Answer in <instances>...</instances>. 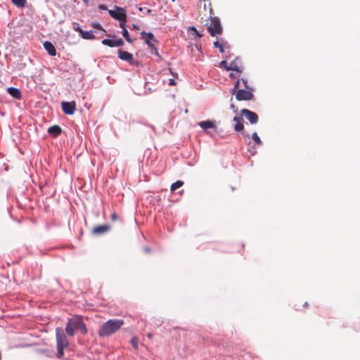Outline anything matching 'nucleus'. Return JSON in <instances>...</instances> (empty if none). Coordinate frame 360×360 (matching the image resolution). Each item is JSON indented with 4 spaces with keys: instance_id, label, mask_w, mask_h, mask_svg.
Wrapping results in <instances>:
<instances>
[{
    "instance_id": "nucleus-1",
    "label": "nucleus",
    "mask_w": 360,
    "mask_h": 360,
    "mask_svg": "<svg viewBox=\"0 0 360 360\" xmlns=\"http://www.w3.org/2000/svg\"><path fill=\"white\" fill-rule=\"evenodd\" d=\"M123 324L122 319H110L99 327L98 334L101 338L108 337L115 333Z\"/></svg>"
},
{
    "instance_id": "nucleus-2",
    "label": "nucleus",
    "mask_w": 360,
    "mask_h": 360,
    "mask_svg": "<svg viewBox=\"0 0 360 360\" xmlns=\"http://www.w3.org/2000/svg\"><path fill=\"white\" fill-rule=\"evenodd\" d=\"M240 115L241 117L235 116L233 117V121L236 122L234 129L236 131H242L244 129L243 116L252 124H256L259 120L258 115L255 112L245 108L241 110Z\"/></svg>"
},
{
    "instance_id": "nucleus-3",
    "label": "nucleus",
    "mask_w": 360,
    "mask_h": 360,
    "mask_svg": "<svg viewBox=\"0 0 360 360\" xmlns=\"http://www.w3.org/2000/svg\"><path fill=\"white\" fill-rule=\"evenodd\" d=\"M75 330H80L84 335L87 333V328L81 316H75L70 319L66 325L65 332L69 336H74Z\"/></svg>"
},
{
    "instance_id": "nucleus-4",
    "label": "nucleus",
    "mask_w": 360,
    "mask_h": 360,
    "mask_svg": "<svg viewBox=\"0 0 360 360\" xmlns=\"http://www.w3.org/2000/svg\"><path fill=\"white\" fill-rule=\"evenodd\" d=\"M56 343H57V354L56 356L60 359L64 355V349L66 348L69 343L64 330L60 328L56 329Z\"/></svg>"
},
{
    "instance_id": "nucleus-5",
    "label": "nucleus",
    "mask_w": 360,
    "mask_h": 360,
    "mask_svg": "<svg viewBox=\"0 0 360 360\" xmlns=\"http://www.w3.org/2000/svg\"><path fill=\"white\" fill-rule=\"evenodd\" d=\"M210 18L211 22L208 27V32L212 37L217 34H221L222 33L223 29L221 25L219 19L217 17L210 16Z\"/></svg>"
},
{
    "instance_id": "nucleus-6",
    "label": "nucleus",
    "mask_w": 360,
    "mask_h": 360,
    "mask_svg": "<svg viewBox=\"0 0 360 360\" xmlns=\"http://www.w3.org/2000/svg\"><path fill=\"white\" fill-rule=\"evenodd\" d=\"M236 95V98L237 101H251L254 98V95L252 92V90L247 89H239L236 93L234 94Z\"/></svg>"
},
{
    "instance_id": "nucleus-7",
    "label": "nucleus",
    "mask_w": 360,
    "mask_h": 360,
    "mask_svg": "<svg viewBox=\"0 0 360 360\" xmlns=\"http://www.w3.org/2000/svg\"><path fill=\"white\" fill-rule=\"evenodd\" d=\"M115 8H116L115 11H114V10L108 11V13L112 18H113L117 20H120V19H122L123 18H127V14H126V11L124 8L119 7V6H115Z\"/></svg>"
},
{
    "instance_id": "nucleus-8",
    "label": "nucleus",
    "mask_w": 360,
    "mask_h": 360,
    "mask_svg": "<svg viewBox=\"0 0 360 360\" xmlns=\"http://www.w3.org/2000/svg\"><path fill=\"white\" fill-rule=\"evenodd\" d=\"M61 107L63 112L66 115H73L75 111L76 103L75 101L65 102L61 103Z\"/></svg>"
},
{
    "instance_id": "nucleus-9",
    "label": "nucleus",
    "mask_w": 360,
    "mask_h": 360,
    "mask_svg": "<svg viewBox=\"0 0 360 360\" xmlns=\"http://www.w3.org/2000/svg\"><path fill=\"white\" fill-rule=\"evenodd\" d=\"M141 35L143 36H145L146 38H145V42L146 44L151 49H155V51L157 52L158 50L157 49L155 48V45H154V43H157V40L155 38L153 34H152L151 32H142L141 33Z\"/></svg>"
},
{
    "instance_id": "nucleus-10",
    "label": "nucleus",
    "mask_w": 360,
    "mask_h": 360,
    "mask_svg": "<svg viewBox=\"0 0 360 360\" xmlns=\"http://www.w3.org/2000/svg\"><path fill=\"white\" fill-rule=\"evenodd\" d=\"M117 53L118 56L121 60L127 61L131 65L137 63V62L134 59V56L131 53L121 49L118 50Z\"/></svg>"
},
{
    "instance_id": "nucleus-11",
    "label": "nucleus",
    "mask_w": 360,
    "mask_h": 360,
    "mask_svg": "<svg viewBox=\"0 0 360 360\" xmlns=\"http://www.w3.org/2000/svg\"><path fill=\"white\" fill-rule=\"evenodd\" d=\"M110 229L111 226L109 224L99 225L93 228L91 233L94 236H100L108 232Z\"/></svg>"
},
{
    "instance_id": "nucleus-12",
    "label": "nucleus",
    "mask_w": 360,
    "mask_h": 360,
    "mask_svg": "<svg viewBox=\"0 0 360 360\" xmlns=\"http://www.w3.org/2000/svg\"><path fill=\"white\" fill-rule=\"evenodd\" d=\"M102 44L110 47H116V46H122L124 45V41L122 39H118L117 40L110 39H104L102 41Z\"/></svg>"
},
{
    "instance_id": "nucleus-13",
    "label": "nucleus",
    "mask_w": 360,
    "mask_h": 360,
    "mask_svg": "<svg viewBox=\"0 0 360 360\" xmlns=\"http://www.w3.org/2000/svg\"><path fill=\"white\" fill-rule=\"evenodd\" d=\"M44 47L50 56H55L56 55V48L51 42L46 41L44 43Z\"/></svg>"
},
{
    "instance_id": "nucleus-14",
    "label": "nucleus",
    "mask_w": 360,
    "mask_h": 360,
    "mask_svg": "<svg viewBox=\"0 0 360 360\" xmlns=\"http://www.w3.org/2000/svg\"><path fill=\"white\" fill-rule=\"evenodd\" d=\"M239 59L237 58L236 60H234L233 62L230 63L229 67H226V69L227 70H233L237 72L241 73L243 72V69H241L238 66Z\"/></svg>"
},
{
    "instance_id": "nucleus-15",
    "label": "nucleus",
    "mask_w": 360,
    "mask_h": 360,
    "mask_svg": "<svg viewBox=\"0 0 360 360\" xmlns=\"http://www.w3.org/2000/svg\"><path fill=\"white\" fill-rule=\"evenodd\" d=\"M198 125L203 129L207 130L208 129H216V126L212 121L205 120L202 121L198 123Z\"/></svg>"
},
{
    "instance_id": "nucleus-16",
    "label": "nucleus",
    "mask_w": 360,
    "mask_h": 360,
    "mask_svg": "<svg viewBox=\"0 0 360 360\" xmlns=\"http://www.w3.org/2000/svg\"><path fill=\"white\" fill-rule=\"evenodd\" d=\"M62 132L61 128L58 125H53L48 129V133L53 137L58 136Z\"/></svg>"
},
{
    "instance_id": "nucleus-17",
    "label": "nucleus",
    "mask_w": 360,
    "mask_h": 360,
    "mask_svg": "<svg viewBox=\"0 0 360 360\" xmlns=\"http://www.w3.org/2000/svg\"><path fill=\"white\" fill-rule=\"evenodd\" d=\"M8 93L13 98L16 99L21 98V93L20 90L15 87H9L8 88Z\"/></svg>"
},
{
    "instance_id": "nucleus-18",
    "label": "nucleus",
    "mask_w": 360,
    "mask_h": 360,
    "mask_svg": "<svg viewBox=\"0 0 360 360\" xmlns=\"http://www.w3.org/2000/svg\"><path fill=\"white\" fill-rule=\"evenodd\" d=\"M80 35L83 39H93L95 38V36L94 35L92 31H84L83 30Z\"/></svg>"
},
{
    "instance_id": "nucleus-19",
    "label": "nucleus",
    "mask_w": 360,
    "mask_h": 360,
    "mask_svg": "<svg viewBox=\"0 0 360 360\" xmlns=\"http://www.w3.org/2000/svg\"><path fill=\"white\" fill-rule=\"evenodd\" d=\"M11 2L20 8H23L26 5V0H11Z\"/></svg>"
},
{
    "instance_id": "nucleus-20",
    "label": "nucleus",
    "mask_w": 360,
    "mask_h": 360,
    "mask_svg": "<svg viewBox=\"0 0 360 360\" xmlns=\"http://www.w3.org/2000/svg\"><path fill=\"white\" fill-rule=\"evenodd\" d=\"M184 184V182L182 181H176V182H174V184H172L171 186V191H174L175 190H176L177 188L181 187Z\"/></svg>"
},
{
    "instance_id": "nucleus-21",
    "label": "nucleus",
    "mask_w": 360,
    "mask_h": 360,
    "mask_svg": "<svg viewBox=\"0 0 360 360\" xmlns=\"http://www.w3.org/2000/svg\"><path fill=\"white\" fill-rule=\"evenodd\" d=\"M239 89H243V86L241 85L240 79H238V80L236 82L235 85H234L233 88V89H232V90H231V93H232V94H234L235 93H236V91H237Z\"/></svg>"
},
{
    "instance_id": "nucleus-22",
    "label": "nucleus",
    "mask_w": 360,
    "mask_h": 360,
    "mask_svg": "<svg viewBox=\"0 0 360 360\" xmlns=\"http://www.w3.org/2000/svg\"><path fill=\"white\" fill-rule=\"evenodd\" d=\"M122 36L124 37V38L129 42V43H132L133 42V40L130 38V35L129 34V32L127 31V29H124L122 30Z\"/></svg>"
},
{
    "instance_id": "nucleus-23",
    "label": "nucleus",
    "mask_w": 360,
    "mask_h": 360,
    "mask_svg": "<svg viewBox=\"0 0 360 360\" xmlns=\"http://www.w3.org/2000/svg\"><path fill=\"white\" fill-rule=\"evenodd\" d=\"M240 82H241V85L243 86V89H247L252 90V87L249 85L248 80L247 79L242 78L240 79Z\"/></svg>"
},
{
    "instance_id": "nucleus-24",
    "label": "nucleus",
    "mask_w": 360,
    "mask_h": 360,
    "mask_svg": "<svg viewBox=\"0 0 360 360\" xmlns=\"http://www.w3.org/2000/svg\"><path fill=\"white\" fill-rule=\"evenodd\" d=\"M252 138L257 144H262V141L256 132L252 134Z\"/></svg>"
},
{
    "instance_id": "nucleus-25",
    "label": "nucleus",
    "mask_w": 360,
    "mask_h": 360,
    "mask_svg": "<svg viewBox=\"0 0 360 360\" xmlns=\"http://www.w3.org/2000/svg\"><path fill=\"white\" fill-rule=\"evenodd\" d=\"M214 47L218 48L221 53H223L224 51L223 44L221 43H220L219 41H214Z\"/></svg>"
},
{
    "instance_id": "nucleus-26",
    "label": "nucleus",
    "mask_w": 360,
    "mask_h": 360,
    "mask_svg": "<svg viewBox=\"0 0 360 360\" xmlns=\"http://www.w3.org/2000/svg\"><path fill=\"white\" fill-rule=\"evenodd\" d=\"M131 344L132 345L133 347L136 349H138V342H139V340L137 338H132L131 339Z\"/></svg>"
},
{
    "instance_id": "nucleus-27",
    "label": "nucleus",
    "mask_w": 360,
    "mask_h": 360,
    "mask_svg": "<svg viewBox=\"0 0 360 360\" xmlns=\"http://www.w3.org/2000/svg\"><path fill=\"white\" fill-rule=\"evenodd\" d=\"M127 18H123L119 20L120 21V27L122 29V30L124 29H127L126 28Z\"/></svg>"
},
{
    "instance_id": "nucleus-28",
    "label": "nucleus",
    "mask_w": 360,
    "mask_h": 360,
    "mask_svg": "<svg viewBox=\"0 0 360 360\" xmlns=\"http://www.w3.org/2000/svg\"><path fill=\"white\" fill-rule=\"evenodd\" d=\"M73 29L79 32L80 34L82 32L83 30L80 27L78 23H75L73 25Z\"/></svg>"
},
{
    "instance_id": "nucleus-29",
    "label": "nucleus",
    "mask_w": 360,
    "mask_h": 360,
    "mask_svg": "<svg viewBox=\"0 0 360 360\" xmlns=\"http://www.w3.org/2000/svg\"><path fill=\"white\" fill-rule=\"evenodd\" d=\"M110 219L112 221H115L119 219V217L116 212H113L111 214Z\"/></svg>"
},
{
    "instance_id": "nucleus-30",
    "label": "nucleus",
    "mask_w": 360,
    "mask_h": 360,
    "mask_svg": "<svg viewBox=\"0 0 360 360\" xmlns=\"http://www.w3.org/2000/svg\"><path fill=\"white\" fill-rule=\"evenodd\" d=\"M91 26L94 27V28H96V29H98V30H104L101 25L99 24V23H96V22H93L91 23Z\"/></svg>"
},
{
    "instance_id": "nucleus-31",
    "label": "nucleus",
    "mask_w": 360,
    "mask_h": 360,
    "mask_svg": "<svg viewBox=\"0 0 360 360\" xmlns=\"http://www.w3.org/2000/svg\"><path fill=\"white\" fill-rule=\"evenodd\" d=\"M98 8L102 11H105V10H107V6L104 4H100L98 6Z\"/></svg>"
},
{
    "instance_id": "nucleus-32",
    "label": "nucleus",
    "mask_w": 360,
    "mask_h": 360,
    "mask_svg": "<svg viewBox=\"0 0 360 360\" xmlns=\"http://www.w3.org/2000/svg\"><path fill=\"white\" fill-rule=\"evenodd\" d=\"M220 65L221 67H224V68H226V67H229V65H227V63L226 60H222L221 63H220Z\"/></svg>"
},
{
    "instance_id": "nucleus-33",
    "label": "nucleus",
    "mask_w": 360,
    "mask_h": 360,
    "mask_svg": "<svg viewBox=\"0 0 360 360\" xmlns=\"http://www.w3.org/2000/svg\"><path fill=\"white\" fill-rule=\"evenodd\" d=\"M143 251L146 253H150L151 252L150 248L148 246H145L143 248Z\"/></svg>"
},
{
    "instance_id": "nucleus-34",
    "label": "nucleus",
    "mask_w": 360,
    "mask_h": 360,
    "mask_svg": "<svg viewBox=\"0 0 360 360\" xmlns=\"http://www.w3.org/2000/svg\"><path fill=\"white\" fill-rule=\"evenodd\" d=\"M169 85H170V86H174V85H176V82H175V81H174V79H170L169 80Z\"/></svg>"
},
{
    "instance_id": "nucleus-35",
    "label": "nucleus",
    "mask_w": 360,
    "mask_h": 360,
    "mask_svg": "<svg viewBox=\"0 0 360 360\" xmlns=\"http://www.w3.org/2000/svg\"><path fill=\"white\" fill-rule=\"evenodd\" d=\"M191 30H193L194 32H195L199 37H201L202 36V34L198 32V31L195 27H192Z\"/></svg>"
},
{
    "instance_id": "nucleus-36",
    "label": "nucleus",
    "mask_w": 360,
    "mask_h": 360,
    "mask_svg": "<svg viewBox=\"0 0 360 360\" xmlns=\"http://www.w3.org/2000/svg\"><path fill=\"white\" fill-rule=\"evenodd\" d=\"M169 71H170L171 74H172L174 77H178V74H177V73H174V72H172V69H171V68H169Z\"/></svg>"
},
{
    "instance_id": "nucleus-37",
    "label": "nucleus",
    "mask_w": 360,
    "mask_h": 360,
    "mask_svg": "<svg viewBox=\"0 0 360 360\" xmlns=\"http://www.w3.org/2000/svg\"><path fill=\"white\" fill-rule=\"evenodd\" d=\"M133 28L136 30H139V27L136 25H133Z\"/></svg>"
},
{
    "instance_id": "nucleus-38",
    "label": "nucleus",
    "mask_w": 360,
    "mask_h": 360,
    "mask_svg": "<svg viewBox=\"0 0 360 360\" xmlns=\"http://www.w3.org/2000/svg\"><path fill=\"white\" fill-rule=\"evenodd\" d=\"M231 108L236 112V106L233 105V104H231Z\"/></svg>"
},
{
    "instance_id": "nucleus-39",
    "label": "nucleus",
    "mask_w": 360,
    "mask_h": 360,
    "mask_svg": "<svg viewBox=\"0 0 360 360\" xmlns=\"http://www.w3.org/2000/svg\"><path fill=\"white\" fill-rule=\"evenodd\" d=\"M303 306H304V307H306V308H307V307H309V304H308V302H305L304 303V305H303Z\"/></svg>"
},
{
    "instance_id": "nucleus-40",
    "label": "nucleus",
    "mask_w": 360,
    "mask_h": 360,
    "mask_svg": "<svg viewBox=\"0 0 360 360\" xmlns=\"http://www.w3.org/2000/svg\"><path fill=\"white\" fill-rule=\"evenodd\" d=\"M84 1V3L87 5L88 3H89V0H82Z\"/></svg>"
},
{
    "instance_id": "nucleus-41",
    "label": "nucleus",
    "mask_w": 360,
    "mask_h": 360,
    "mask_svg": "<svg viewBox=\"0 0 360 360\" xmlns=\"http://www.w3.org/2000/svg\"><path fill=\"white\" fill-rule=\"evenodd\" d=\"M229 77H230L231 78H233V77H234V75H233V73H231V74L229 75Z\"/></svg>"
},
{
    "instance_id": "nucleus-42",
    "label": "nucleus",
    "mask_w": 360,
    "mask_h": 360,
    "mask_svg": "<svg viewBox=\"0 0 360 360\" xmlns=\"http://www.w3.org/2000/svg\"><path fill=\"white\" fill-rule=\"evenodd\" d=\"M91 164H92V165H95L94 160H91Z\"/></svg>"
},
{
    "instance_id": "nucleus-43",
    "label": "nucleus",
    "mask_w": 360,
    "mask_h": 360,
    "mask_svg": "<svg viewBox=\"0 0 360 360\" xmlns=\"http://www.w3.org/2000/svg\"><path fill=\"white\" fill-rule=\"evenodd\" d=\"M148 338H150L152 337V335L149 333V334L148 335Z\"/></svg>"
}]
</instances>
